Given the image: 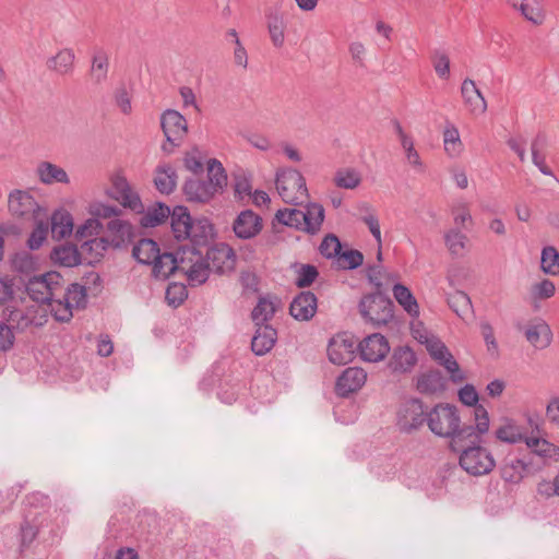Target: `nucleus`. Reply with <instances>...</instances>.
Masks as SVG:
<instances>
[{
    "label": "nucleus",
    "mask_w": 559,
    "mask_h": 559,
    "mask_svg": "<svg viewBox=\"0 0 559 559\" xmlns=\"http://www.w3.org/2000/svg\"><path fill=\"white\" fill-rule=\"evenodd\" d=\"M474 417L475 426H462L456 406L439 403L427 412V426L435 436L450 439L451 449L459 452L465 443H475L478 436L489 431V415L483 405L474 408Z\"/></svg>",
    "instance_id": "1"
},
{
    "label": "nucleus",
    "mask_w": 559,
    "mask_h": 559,
    "mask_svg": "<svg viewBox=\"0 0 559 559\" xmlns=\"http://www.w3.org/2000/svg\"><path fill=\"white\" fill-rule=\"evenodd\" d=\"M276 190L288 204L301 205L309 195L304 176L296 169H281L276 174Z\"/></svg>",
    "instance_id": "2"
},
{
    "label": "nucleus",
    "mask_w": 559,
    "mask_h": 559,
    "mask_svg": "<svg viewBox=\"0 0 559 559\" xmlns=\"http://www.w3.org/2000/svg\"><path fill=\"white\" fill-rule=\"evenodd\" d=\"M460 451V465L471 475L488 474L496 465L491 453L480 445V436L477 442H467Z\"/></svg>",
    "instance_id": "3"
},
{
    "label": "nucleus",
    "mask_w": 559,
    "mask_h": 559,
    "mask_svg": "<svg viewBox=\"0 0 559 559\" xmlns=\"http://www.w3.org/2000/svg\"><path fill=\"white\" fill-rule=\"evenodd\" d=\"M392 300L380 292L362 297L359 311L362 318L374 326L388 324L394 316Z\"/></svg>",
    "instance_id": "4"
},
{
    "label": "nucleus",
    "mask_w": 559,
    "mask_h": 559,
    "mask_svg": "<svg viewBox=\"0 0 559 559\" xmlns=\"http://www.w3.org/2000/svg\"><path fill=\"white\" fill-rule=\"evenodd\" d=\"M210 271V263L200 251L190 246L181 247L179 272L187 275L191 285L203 284L207 280Z\"/></svg>",
    "instance_id": "5"
},
{
    "label": "nucleus",
    "mask_w": 559,
    "mask_h": 559,
    "mask_svg": "<svg viewBox=\"0 0 559 559\" xmlns=\"http://www.w3.org/2000/svg\"><path fill=\"white\" fill-rule=\"evenodd\" d=\"M28 296L36 302L45 304L62 293V276L57 272H48L31 278L26 285Z\"/></svg>",
    "instance_id": "6"
},
{
    "label": "nucleus",
    "mask_w": 559,
    "mask_h": 559,
    "mask_svg": "<svg viewBox=\"0 0 559 559\" xmlns=\"http://www.w3.org/2000/svg\"><path fill=\"white\" fill-rule=\"evenodd\" d=\"M8 209L12 216L24 221H35L46 216L34 197L25 190H13L8 197Z\"/></svg>",
    "instance_id": "7"
},
{
    "label": "nucleus",
    "mask_w": 559,
    "mask_h": 559,
    "mask_svg": "<svg viewBox=\"0 0 559 559\" xmlns=\"http://www.w3.org/2000/svg\"><path fill=\"white\" fill-rule=\"evenodd\" d=\"M160 126L167 144L163 145L165 152H171L174 146L180 145L188 133L186 118L177 110L167 109L160 117Z\"/></svg>",
    "instance_id": "8"
},
{
    "label": "nucleus",
    "mask_w": 559,
    "mask_h": 559,
    "mask_svg": "<svg viewBox=\"0 0 559 559\" xmlns=\"http://www.w3.org/2000/svg\"><path fill=\"white\" fill-rule=\"evenodd\" d=\"M424 345L426 346L430 356L447 369L453 382H462L465 379L459 364L454 359L453 355L449 352L444 343L432 335L427 340V342L424 343Z\"/></svg>",
    "instance_id": "9"
},
{
    "label": "nucleus",
    "mask_w": 559,
    "mask_h": 559,
    "mask_svg": "<svg viewBox=\"0 0 559 559\" xmlns=\"http://www.w3.org/2000/svg\"><path fill=\"white\" fill-rule=\"evenodd\" d=\"M109 195L123 207H128L135 213H143L144 211L139 194L132 189L127 178L120 174H116L111 177V190Z\"/></svg>",
    "instance_id": "10"
},
{
    "label": "nucleus",
    "mask_w": 559,
    "mask_h": 559,
    "mask_svg": "<svg viewBox=\"0 0 559 559\" xmlns=\"http://www.w3.org/2000/svg\"><path fill=\"white\" fill-rule=\"evenodd\" d=\"M427 424V412L418 399L406 401L397 414V424L402 431L411 432Z\"/></svg>",
    "instance_id": "11"
},
{
    "label": "nucleus",
    "mask_w": 559,
    "mask_h": 559,
    "mask_svg": "<svg viewBox=\"0 0 559 559\" xmlns=\"http://www.w3.org/2000/svg\"><path fill=\"white\" fill-rule=\"evenodd\" d=\"M359 353L364 360L378 362L385 358L390 352L388 340L379 333L368 335L359 343Z\"/></svg>",
    "instance_id": "12"
},
{
    "label": "nucleus",
    "mask_w": 559,
    "mask_h": 559,
    "mask_svg": "<svg viewBox=\"0 0 559 559\" xmlns=\"http://www.w3.org/2000/svg\"><path fill=\"white\" fill-rule=\"evenodd\" d=\"M355 342L346 334H338L331 338L328 346V356L334 365H346L352 361L355 354Z\"/></svg>",
    "instance_id": "13"
},
{
    "label": "nucleus",
    "mask_w": 559,
    "mask_h": 559,
    "mask_svg": "<svg viewBox=\"0 0 559 559\" xmlns=\"http://www.w3.org/2000/svg\"><path fill=\"white\" fill-rule=\"evenodd\" d=\"M367 380V372L358 367L345 369L337 378L335 390L340 396H347L362 388Z\"/></svg>",
    "instance_id": "14"
},
{
    "label": "nucleus",
    "mask_w": 559,
    "mask_h": 559,
    "mask_svg": "<svg viewBox=\"0 0 559 559\" xmlns=\"http://www.w3.org/2000/svg\"><path fill=\"white\" fill-rule=\"evenodd\" d=\"M318 310V299L312 292H301L292 301L289 312L298 321L311 320Z\"/></svg>",
    "instance_id": "15"
},
{
    "label": "nucleus",
    "mask_w": 559,
    "mask_h": 559,
    "mask_svg": "<svg viewBox=\"0 0 559 559\" xmlns=\"http://www.w3.org/2000/svg\"><path fill=\"white\" fill-rule=\"evenodd\" d=\"M262 219L251 210H245L238 214L233 224L235 235L240 239H250L262 229Z\"/></svg>",
    "instance_id": "16"
},
{
    "label": "nucleus",
    "mask_w": 559,
    "mask_h": 559,
    "mask_svg": "<svg viewBox=\"0 0 559 559\" xmlns=\"http://www.w3.org/2000/svg\"><path fill=\"white\" fill-rule=\"evenodd\" d=\"M76 56L72 48H62L46 60V68L59 76L72 75L75 69Z\"/></svg>",
    "instance_id": "17"
},
{
    "label": "nucleus",
    "mask_w": 559,
    "mask_h": 559,
    "mask_svg": "<svg viewBox=\"0 0 559 559\" xmlns=\"http://www.w3.org/2000/svg\"><path fill=\"white\" fill-rule=\"evenodd\" d=\"M206 260L210 263L211 270L221 274L231 272L236 266V254L234 250L226 245L209 250Z\"/></svg>",
    "instance_id": "18"
},
{
    "label": "nucleus",
    "mask_w": 559,
    "mask_h": 559,
    "mask_svg": "<svg viewBox=\"0 0 559 559\" xmlns=\"http://www.w3.org/2000/svg\"><path fill=\"white\" fill-rule=\"evenodd\" d=\"M524 335L527 342L537 349L548 347L552 340L550 326L543 319H535L524 328Z\"/></svg>",
    "instance_id": "19"
},
{
    "label": "nucleus",
    "mask_w": 559,
    "mask_h": 559,
    "mask_svg": "<svg viewBox=\"0 0 559 559\" xmlns=\"http://www.w3.org/2000/svg\"><path fill=\"white\" fill-rule=\"evenodd\" d=\"M495 437L504 443L515 444L524 442L528 437L525 435V429L515 419L503 417L500 419L499 426L495 430Z\"/></svg>",
    "instance_id": "20"
},
{
    "label": "nucleus",
    "mask_w": 559,
    "mask_h": 559,
    "mask_svg": "<svg viewBox=\"0 0 559 559\" xmlns=\"http://www.w3.org/2000/svg\"><path fill=\"white\" fill-rule=\"evenodd\" d=\"M461 94L465 106L472 115L480 116L486 112L487 102L473 80L465 79L463 81Z\"/></svg>",
    "instance_id": "21"
},
{
    "label": "nucleus",
    "mask_w": 559,
    "mask_h": 559,
    "mask_svg": "<svg viewBox=\"0 0 559 559\" xmlns=\"http://www.w3.org/2000/svg\"><path fill=\"white\" fill-rule=\"evenodd\" d=\"M107 234L110 247L120 248L131 240L133 228L129 222L115 218L108 222Z\"/></svg>",
    "instance_id": "22"
},
{
    "label": "nucleus",
    "mask_w": 559,
    "mask_h": 559,
    "mask_svg": "<svg viewBox=\"0 0 559 559\" xmlns=\"http://www.w3.org/2000/svg\"><path fill=\"white\" fill-rule=\"evenodd\" d=\"M255 334L251 342V348L258 356L269 353L276 342V330L267 324L257 325Z\"/></svg>",
    "instance_id": "23"
},
{
    "label": "nucleus",
    "mask_w": 559,
    "mask_h": 559,
    "mask_svg": "<svg viewBox=\"0 0 559 559\" xmlns=\"http://www.w3.org/2000/svg\"><path fill=\"white\" fill-rule=\"evenodd\" d=\"M181 257V248L176 253L164 252L158 254L153 263V275L156 278L166 280L176 271L179 272V258Z\"/></svg>",
    "instance_id": "24"
},
{
    "label": "nucleus",
    "mask_w": 559,
    "mask_h": 559,
    "mask_svg": "<svg viewBox=\"0 0 559 559\" xmlns=\"http://www.w3.org/2000/svg\"><path fill=\"white\" fill-rule=\"evenodd\" d=\"M183 191L189 201L198 203L209 202L216 194L215 188L206 181L198 179L187 180L183 186Z\"/></svg>",
    "instance_id": "25"
},
{
    "label": "nucleus",
    "mask_w": 559,
    "mask_h": 559,
    "mask_svg": "<svg viewBox=\"0 0 559 559\" xmlns=\"http://www.w3.org/2000/svg\"><path fill=\"white\" fill-rule=\"evenodd\" d=\"M416 390L421 394H436L444 390V379L439 370H428L417 376Z\"/></svg>",
    "instance_id": "26"
},
{
    "label": "nucleus",
    "mask_w": 559,
    "mask_h": 559,
    "mask_svg": "<svg viewBox=\"0 0 559 559\" xmlns=\"http://www.w3.org/2000/svg\"><path fill=\"white\" fill-rule=\"evenodd\" d=\"M509 4L520 10L522 15L535 25H540L545 20L542 0H508Z\"/></svg>",
    "instance_id": "27"
},
{
    "label": "nucleus",
    "mask_w": 559,
    "mask_h": 559,
    "mask_svg": "<svg viewBox=\"0 0 559 559\" xmlns=\"http://www.w3.org/2000/svg\"><path fill=\"white\" fill-rule=\"evenodd\" d=\"M36 174L44 185H52L56 182L69 183L70 179L67 171L50 162H41L36 168Z\"/></svg>",
    "instance_id": "28"
},
{
    "label": "nucleus",
    "mask_w": 559,
    "mask_h": 559,
    "mask_svg": "<svg viewBox=\"0 0 559 559\" xmlns=\"http://www.w3.org/2000/svg\"><path fill=\"white\" fill-rule=\"evenodd\" d=\"M178 176L175 168L168 164L159 165L155 170L154 185L164 194H170L177 186Z\"/></svg>",
    "instance_id": "29"
},
{
    "label": "nucleus",
    "mask_w": 559,
    "mask_h": 559,
    "mask_svg": "<svg viewBox=\"0 0 559 559\" xmlns=\"http://www.w3.org/2000/svg\"><path fill=\"white\" fill-rule=\"evenodd\" d=\"M416 362L417 357L409 347H399L393 352L389 366L393 372L405 373L412 371Z\"/></svg>",
    "instance_id": "30"
},
{
    "label": "nucleus",
    "mask_w": 559,
    "mask_h": 559,
    "mask_svg": "<svg viewBox=\"0 0 559 559\" xmlns=\"http://www.w3.org/2000/svg\"><path fill=\"white\" fill-rule=\"evenodd\" d=\"M324 221V209L319 203H308L304 210V231L314 235L320 231Z\"/></svg>",
    "instance_id": "31"
},
{
    "label": "nucleus",
    "mask_w": 559,
    "mask_h": 559,
    "mask_svg": "<svg viewBox=\"0 0 559 559\" xmlns=\"http://www.w3.org/2000/svg\"><path fill=\"white\" fill-rule=\"evenodd\" d=\"M266 26L270 39L275 48H282L285 44L286 21L278 12L266 15Z\"/></svg>",
    "instance_id": "32"
},
{
    "label": "nucleus",
    "mask_w": 559,
    "mask_h": 559,
    "mask_svg": "<svg viewBox=\"0 0 559 559\" xmlns=\"http://www.w3.org/2000/svg\"><path fill=\"white\" fill-rule=\"evenodd\" d=\"M192 218L183 206H176L170 214L171 229L177 239H188Z\"/></svg>",
    "instance_id": "33"
},
{
    "label": "nucleus",
    "mask_w": 559,
    "mask_h": 559,
    "mask_svg": "<svg viewBox=\"0 0 559 559\" xmlns=\"http://www.w3.org/2000/svg\"><path fill=\"white\" fill-rule=\"evenodd\" d=\"M73 218L64 211L55 212L51 216V235L53 239H63L72 234Z\"/></svg>",
    "instance_id": "34"
},
{
    "label": "nucleus",
    "mask_w": 559,
    "mask_h": 559,
    "mask_svg": "<svg viewBox=\"0 0 559 559\" xmlns=\"http://www.w3.org/2000/svg\"><path fill=\"white\" fill-rule=\"evenodd\" d=\"M393 296L399 305L413 318L419 317V305L412 292L402 284L393 286Z\"/></svg>",
    "instance_id": "35"
},
{
    "label": "nucleus",
    "mask_w": 559,
    "mask_h": 559,
    "mask_svg": "<svg viewBox=\"0 0 559 559\" xmlns=\"http://www.w3.org/2000/svg\"><path fill=\"white\" fill-rule=\"evenodd\" d=\"M158 245L152 239H141L132 250V255L143 264H152L159 254Z\"/></svg>",
    "instance_id": "36"
},
{
    "label": "nucleus",
    "mask_w": 559,
    "mask_h": 559,
    "mask_svg": "<svg viewBox=\"0 0 559 559\" xmlns=\"http://www.w3.org/2000/svg\"><path fill=\"white\" fill-rule=\"evenodd\" d=\"M526 445L535 454L544 459L559 462V447L549 442L548 440L544 438L528 437L526 440Z\"/></svg>",
    "instance_id": "37"
},
{
    "label": "nucleus",
    "mask_w": 559,
    "mask_h": 559,
    "mask_svg": "<svg viewBox=\"0 0 559 559\" xmlns=\"http://www.w3.org/2000/svg\"><path fill=\"white\" fill-rule=\"evenodd\" d=\"M81 254L75 246L62 245L53 249L51 259L62 266L71 267L80 264Z\"/></svg>",
    "instance_id": "38"
},
{
    "label": "nucleus",
    "mask_w": 559,
    "mask_h": 559,
    "mask_svg": "<svg viewBox=\"0 0 559 559\" xmlns=\"http://www.w3.org/2000/svg\"><path fill=\"white\" fill-rule=\"evenodd\" d=\"M449 307L462 319L467 320L473 316V306L469 297L462 290H456L448 296Z\"/></svg>",
    "instance_id": "39"
},
{
    "label": "nucleus",
    "mask_w": 559,
    "mask_h": 559,
    "mask_svg": "<svg viewBox=\"0 0 559 559\" xmlns=\"http://www.w3.org/2000/svg\"><path fill=\"white\" fill-rule=\"evenodd\" d=\"M556 293V286L552 281L544 278L535 283L530 288V304L535 310L539 309V301L551 298Z\"/></svg>",
    "instance_id": "40"
},
{
    "label": "nucleus",
    "mask_w": 559,
    "mask_h": 559,
    "mask_svg": "<svg viewBox=\"0 0 559 559\" xmlns=\"http://www.w3.org/2000/svg\"><path fill=\"white\" fill-rule=\"evenodd\" d=\"M110 247L109 239L105 237H94L92 239L84 240L81 243V253L88 255V263L98 261L107 248Z\"/></svg>",
    "instance_id": "41"
},
{
    "label": "nucleus",
    "mask_w": 559,
    "mask_h": 559,
    "mask_svg": "<svg viewBox=\"0 0 559 559\" xmlns=\"http://www.w3.org/2000/svg\"><path fill=\"white\" fill-rule=\"evenodd\" d=\"M213 235V225L207 218L192 219L188 239L197 243H204L211 239Z\"/></svg>",
    "instance_id": "42"
},
{
    "label": "nucleus",
    "mask_w": 559,
    "mask_h": 559,
    "mask_svg": "<svg viewBox=\"0 0 559 559\" xmlns=\"http://www.w3.org/2000/svg\"><path fill=\"white\" fill-rule=\"evenodd\" d=\"M277 308L278 304L275 300L269 297L260 298L251 314L255 325L264 324L266 321L271 320Z\"/></svg>",
    "instance_id": "43"
},
{
    "label": "nucleus",
    "mask_w": 559,
    "mask_h": 559,
    "mask_svg": "<svg viewBox=\"0 0 559 559\" xmlns=\"http://www.w3.org/2000/svg\"><path fill=\"white\" fill-rule=\"evenodd\" d=\"M444 243L452 255H462L466 249L468 238L459 228H451L444 233Z\"/></svg>",
    "instance_id": "44"
},
{
    "label": "nucleus",
    "mask_w": 559,
    "mask_h": 559,
    "mask_svg": "<svg viewBox=\"0 0 559 559\" xmlns=\"http://www.w3.org/2000/svg\"><path fill=\"white\" fill-rule=\"evenodd\" d=\"M540 270L545 274L559 276V251L554 246H546L542 249Z\"/></svg>",
    "instance_id": "45"
},
{
    "label": "nucleus",
    "mask_w": 559,
    "mask_h": 559,
    "mask_svg": "<svg viewBox=\"0 0 559 559\" xmlns=\"http://www.w3.org/2000/svg\"><path fill=\"white\" fill-rule=\"evenodd\" d=\"M333 182L337 188L353 190L360 185L361 176L354 168H341L334 174Z\"/></svg>",
    "instance_id": "46"
},
{
    "label": "nucleus",
    "mask_w": 559,
    "mask_h": 559,
    "mask_svg": "<svg viewBox=\"0 0 559 559\" xmlns=\"http://www.w3.org/2000/svg\"><path fill=\"white\" fill-rule=\"evenodd\" d=\"M168 206L158 203L156 206L147 210L141 217L140 223L143 227H155L170 216Z\"/></svg>",
    "instance_id": "47"
},
{
    "label": "nucleus",
    "mask_w": 559,
    "mask_h": 559,
    "mask_svg": "<svg viewBox=\"0 0 559 559\" xmlns=\"http://www.w3.org/2000/svg\"><path fill=\"white\" fill-rule=\"evenodd\" d=\"M443 144L447 154L451 157H456L462 151V142L456 127L447 124L443 131Z\"/></svg>",
    "instance_id": "48"
},
{
    "label": "nucleus",
    "mask_w": 559,
    "mask_h": 559,
    "mask_svg": "<svg viewBox=\"0 0 559 559\" xmlns=\"http://www.w3.org/2000/svg\"><path fill=\"white\" fill-rule=\"evenodd\" d=\"M275 218L278 223L294 227L297 230L304 231V210L299 209H284L278 210L275 214Z\"/></svg>",
    "instance_id": "49"
},
{
    "label": "nucleus",
    "mask_w": 559,
    "mask_h": 559,
    "mask_svg": "<svg viewBox=\"0 0 559 559\" xmlns=\"http://www.w3.org/2000/svg\"><path fill=\"white\" fill-rule=\"evenodd\" d=\"M109 61L104 52H98L93 57L91 78L95 84H103L108 76Z\"/></svg>",
    "instance_id": "50"
},
{
    "label": "nucleus",
    "mask_w": 559,
    "mask_h": 559,
    "mask_svg": "<svg viewBox=\"0 0 559 559\" xmlns=\"http://www.w3.org/2000/svg\"><path fill=\"white\" fill-rule=\"evenodd\" d=\"M207 177L206 182L216 189V193L227 183V175L222 164L215 158L207 162Z\"/></svg>",
    "instance_id": "51"
},
{
    "label": "nucleus",
    "mask_w": 559,
    "mask_h": 559,
    "mask_svg": "<svg viewBox=\"0 0 559 559\" xmlns=\"http://www.w3.org/2000/svg\"><path fill=\"white\" fill-rule=\"evenodd\" d=\"M35 223V228L32 231L28 240L27 246L31 250H37L41 247L44 243L47 233H48V221L47 215L43 216L38 219L33 221Z\"/></svg>",
    "instance_id": "52"
},
{
    "label": "nucleus",
    "mask_w": 559,
    "mask_h": 559,
    "mask_svg": "<svg viewBox=\"0 0 559 559\" xmlns=\"http://www.w3.org/2000/svg\"><path fill=\"white\" fill-rule=\"evenodd\" d=\"M60 297H62L72 308H80L86 302V290L82 285L72 284L66 292L62 290Z\"/></svg>",
    "instance_id": "53"
},
{
    "label": "nucleus",
    "mask_w": 559,
    "mask_h": 559,
    "mask_svg": "<svg viewBox=\"0 0 559 559\" xmlns=\"http://www.w3.org/2000/svg\"><path fill=\"white\" fill-rule=\"evenodd\" d=\"M103 229L102 223L97 218H88L78 227L75 238L79 241H84L96 237Z\"/></svg>",
    "instance_id": "54"
},
{
    "label": "nucleus",
    "mask_w": 559,
    "mask_h": 559,
    "mask_svg": "<svg viewBox=\"0 0 559 559\" xmlns=\"http://www.w3.org/2000/svg\"><path fill=\"white\" fill-rule=\"evenodd\" d=\"M360 209L366 210L367 212V215L361 216V221L368 226L370 233L376 238L378 246H381L382 240L380 225L372 206L368 203H361Z\"/></svg>",
    "instance_id": "55"
},
{
    "label": "nucleus",
    "mask_w": 559,
    "mask_h": 559,
    "mask_svg": "<svg viewBox=\"0 0 559 559\" xmlns=\"http://www.w3.org/2000/svg\"><path fill=\"white\" fill-rule=\"evenodd\" d=\"M337 264L342 269L352 270L360 266L364 262V255L358 250H347L337 255Z\"/></svg>",
    "instance_id": "56"
},
{
    "label": "nucleus",
    "mask_w": 559,
    "mask_h": 559,
    "mask_svg": "<svg viewBox=\"0 0 559 559\" xmlns=\"http://www.w3.org/2000/svg\"><path fill=\"white\" fill-rule=\"evenodd\" d=\"M48 304L56 320L67 322L72 318V307L63 298L55 297Z\"/></svg>",
    "instance_id": "57"
},
{
    "label": "nucleus",
    "mask_w": 559,
    "mask_h": 559,
    "mask_svg": "<svg viewBox=\"0 0 559 559\" xmlns=\"http://www.w3.org/2000/svg\"><path fill=\"white\" fill-rule=\"evenodd\" d=\"M524 469L525 465L522 461L513 460L502 466L501 475L507 481L518 483L522 478Z\"/></svg>",
    "instance_id": "58"
},
{
    "label": "nucleus",
    "mask_w": 559,
    "mask_h": 559,
    "mask_svg": "<svg viewBox=\"0 0 559 559\" xmlns=\"http://www.w3.org/2000/svg\"><path fill=\"white\" fill-rule=\"evenodd\" d=\"M451 212L453 215L454 224L457 227L465 229L473 224V217L466 203H459L454 205Z\"/></svg>",
    "instance_id": "59"
},
{
    "label": "nucleus",
    "mask_w": 559,
    "mask_h": 559,
    "mask_svg": "<svg viewBox=\"0 0 559 559\" xmlns=\"http://www.w3.org/2000/svg\"><path fill=\"white\" fill-rule=\"evenodd\" d=\"M318 275L319 273L314 265L302 264L297 271L296 285L300 288L309 287Z\"/></svg>",
    "instance_id": "60"
},
{
    "label": "nucleus",
    "mask_w": 559,
    "mask_h": 559,
    "mask_svg": "<svg viewBox=\"0 0 559 559\" xmlns=\"http://www.w3.org/2000/svg\"><path fill=\"white\" fill-rule=\"evenodd\" d=\"M432 66L440 79L448 80L450 78V58L445 52L436 51L432 55Z\"/></svg>",
    "instance_id": "61"
},
{
    "label": "nucleus",
    "mask_w": 559,
    "mask_h": 559,
    "mask_svg": "<svg viewBox=\"0 0 559 559\" xmlns=\"http://www.w3.org/2000/svg\"><path fill=\"white\" fill-rule=\"evenodd\" d=\"M88 212L93 216V218L98 219L118 216L120 210L117 209L116 206L107 205L102 202H94L90 204Z\"/></svg>",
    "instance_id": "62"
},
{
    "label": "nucleus",
    "mask_w": 559,
    "mask_h": 559,
    "mask_svg": "<svg viewBox=\"0 0 559 559\" xmlns=\"http://www.w3.org/2000/svg\"><path fill=\"white\" fill-rule=\"evenodd\" d=\"M341 250L342 245L338 238L334 235L325 236L320 245V252L326 258H337Z\"/></svg>",
    "instance_id": "63"
},
{
    "label": "nucleus",
    "mask_w": 559,
    "mask_h": 559,
    "mask_svg": "<svg viewBox=\"0 0 559 559\" xmlns=\"http://www.w3.org/2000/svg\"><path fill=\"white\" fill-rule=\"evenodd\" d=\"M116 106L123 115L132 112L131 95L124 85L119 86L114 94Z\"/></svg>",
    "instance_id": "64"
}]
</instances>
